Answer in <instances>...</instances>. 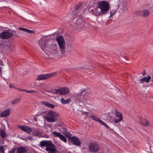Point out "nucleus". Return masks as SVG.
<instances>
[{"instance_id": "nucleus-1", "label": "nucleus", "mask_w": 153, "mask_h": 153, "mask_svg": "<svg viewBox=\"0 0 153 153\" xmlns=\"http://www.w3.org/2000/svg\"><path fill=\"white\" fill-rule=\"evenodd\" d=\"M39 45L40 48L48 56H51V52L56 50L57 47L56 43L46 36H44L40 39Z\"/></svg>"}, {"instance_id": "nucleus-2", "label": "nucleus", "mask_w": 153, "mask_h": 153, "mask_svg": "<svg viewBox=\"0 0 153 153\" xmlns=\"http://www.w3.org/2000/svg\"><path fill=\"white\" fill-rule=\"evenodd\" d=\"M91 94V91L89 90L83 91L77 94H74V98L77 101L79 106L83 107L88 103L86 97Z\"/></svg>"}, {"instance_id": "nucleus-3", "label": "nucleus", "mask_w": 153, "mask_h": 153, "mask_svg": "<svg viewBox=\"0 0 153 153\" xmlns=\"http://www.w3.org/2000/svg\"><path fill=\"white\" fill-rule=\"evenodd\" d=\"M109 9L108 3L105 1H101L99 3L97 7L95 8V16H98L106 14Z\"/></svg>"}, {"instance_id": "nucleus-4", "label": "nucleus", "mask_w": 153, "mask_h": 153, "mask_svg": "<svg viewBox=\"0 0 153 153\" xmlns=\"http://www.w3.org/2000/svg\"><path fill=\"white\" fill-rule=\"evenodd\" d=\"M59 116L58 113L51 110L48 111L47 115L44 117V118L48 122L53 123L57 120V117Z\"/></svg>"}, {"instance_id": "nucleus-5", "label": "nucleus", "mask_w": 153, "mask_h": 153, "mask_svg": "<svg viewBox=\"0 0 153 153\" xmlns=\"http://www.w3.org/2000/svg\"><path fill=\"white\" fill-rule=\"evenodd\" d=\"M16 32L15 30H7L0 33V37L4 39H7L16 35Z\"/></svg>"}, {"instance_id": "nucleus-6", "label": "nucleus", "mask_w": 153, "mask_h": 153, "mask_svg": "<svg viewBox=\"0 0 153 153\" xmlns=\"http://www.w3.org/2000/svg\"><path fill=\"white\" fill-rule=\"evenodd\" d=\"M56 39L61 51H64L65 42L63 36L61 35L59 36L56 38Z\"/></svg>"}, {"instance_id": "nucleus-7", "label": "nucleus", "mask_w": 153, "mask_h": 153, "mask_svg": "<svg viewBox=\"0 0 153 153\" xmlns=\"http://www.w3.org/2000/svg\"><path fill=\"white\" fill-rule=\"evenodd\" d=\"M89 150L91 152L95 153L98 151L100 147L99 144L95 142L89 143L88 146Z\"/></svg>"}, {"instance_id": "nucleus-8", "label": "nucleus", "mask_w": 153, "mask_h": 153, "mask_svg": "<svg viewBox=\"0 0 153 153\" xmlns=\"http://www.w3.org/2000/svg\"><path fill=\"white\" fill-rule=\"evenodd\" d=\"M135 13L138 16H140L143 18H145L150 15V12L149 10L146 9H143L137 11L135 12Z\"/></svg>"}, {"instance_id": "nucleus-9", "label": "nucleus", "mask_w": 153, "mask_h": 153, "mask_svg": "<svg viewBox=\"0 0 153 153\" xmlns=\"http://www.w3.org/2000/svg\"><path fill=\"white\" fill-rule=\"evenodd\" d=\"M84 21L82 14H80L78 16V19L76 20V24L79 28H81L84 25Z\"/></svg>"}, {"instance_id": "nucleus-10", "label": "nucleus", "mask_w": 153, "mask_h": 153, "mask_svg": "<svg viewBox=\"0 0 153 153\" xmlns=\"http://www.w3.org/2000/svg\"><path fill=\"white\" fill-rule=\"evenodd\" d=\"M48 153H54L56 151L55 146L51 141L45 149Z\"/></svg>"}, {"instance_id": "nucleus-11", "label": "nucleus", "mask_w": 153, "mask_h": 153, "mask_svg": "<svg viewBox=\"0 0 153 153\" xmlns=\"http://www.w3.org/2000/svg\"><path fill=\"white\" fill-rule=\"evenodd\" d=\"M68 140L71 142V144L77 146L81 144L80 140L75 136L71 137L68 139Z\"/></svg>"}, {"instance_id": "nucleus-12", "label": "nucleus", "mask_w": 153, "mask_h": 153, "mask_svg": "<svg viewBox=\"0 0 153 153\" xmlns=\"http://www.w3.org/2000/svg\"><path fill=\"white\" fill-rule=\"evenodd\" d=\"M56 75V73H54L51 74H40L37 76V80H45L49 78L55 76Z\"/></svg>"}, {"instance_id": "nucleus-13", "label": "nucleus", "mask_w": 153, "mask_h": 153, "mask_svg": "<svg viewBox=\"0 0 153 153\" xmlns=\"http://www.w3.org/2000/svg\"><path fill=\"white\" fill-rule=\"evenodd\" d=\"M117 8H120V11L122 12H126L128 11L127 4L125 3H120V1L117 2Z\"/></svg>"}, {"instance_id": "nucleus-14", "label": "nucleus", "mask_w": 153, "mask_h": 153, "mask_svg": "<svg viewBox=\"0 0 153 153\" xmlns=\"http://www.w3.org/2000/svg\"><path fill=\"white\" fill-rule=\"evenodd\" d=\"M52 134L56 137L59 138L61 140L65 143L67 142V139L65 136L60 133L56 131L52 132Z\"/></svg>"}, {"instance_id": "nucleus-15", "label": "nucleus", "mask_w": 153, "mask_h": 153, "mask_svg": "<svg viewBox=\"0 0 153 153\" xmlns=\"http://www.w3.org/2000/svg\"><path fill=\"white\" fill-rule=\"evenodd\" d=\"M18 128L22 131L27 132L28 134H30L32 131L31 128L26 126H19Z\"/></svg>"}, {"instance_id": "nucleus-16", "label": "nucleus", "mask_w": 153, "mask_h": 153, "mask_svg": "<svg viewBox=\"0 0 153 153\" xmlns=\"http://www.w3.org/2000/svg\"><path fill=\"white\" fill-rule=\"evenodd\" d=\"M61 95H63L69 93L70 92V90L68 88L63 87L61 88Z\"/></svg>"}, {"instance_id": "nucleus-17", "label": "nucleus", "mask_w": 153, "mask_h": 153, "mask_svg": "<svg viewBox=\"0 0 153 153\" xmlns=\"http://www.w3.org/2000/svg\"><path fill=\"white\" fill-rule=\"evenodd\" d=\"M140 124L144 126H148L149 125V123L148 121L145 119L140 118L139 121Z\"/></svg>"}, {"instance_id": "nucleus-18", "label": "nucleus", "mask_w": 153, "mask_h": 153, "mask_svg": "<svg viewBox=\"0 0 153 153\" xmlns=\"http://www.w3.org/2000/svg\"><path fill=\"white\" fill-rule=\"evenodd\" d=\"M10 109H8L7 110L2 111L1 113L0 117H6L8 115H9L10 113Z\"/></svg>"}, {"instance_id": "nucleus-19", "label": "nucleus", "mask_w": 153, "mask_h": 153, "mask_svg": "<svg viewBox=\"0 0 153 153\" xmlns=\"http://www.w3.org/2000/svg\"><path fill=\"white\" fill-rule=\"evenodd\" d=\"M151 77L150 76H149L147 77H144L139 80L140 81V83H142L144 82L146 83H148L149 81L151 79Z\"/></svg>"}, {"instance_id": "nucleus-20", "label": "nucleus", "mask_w": 153, "mask_h": 153, "mask_svg": "<svg viewBox=\"0 0 153 153\" xmlns=\"http://www.w3.org/2000/svg\"><path fill=\"white\" fill-rule=\"evenodd\" d=\"M16 153H27L26 149L22 147H19L17 149Z\"/></svg>"}, {"instance_id": "nucleus-21", "label": "nucleus", "mask_w": 153, "mask_h": 153, "mask_svg": "<svg viewBox=\"0 0 153 153\" xmlns=\"http://www.w3.org/2000/svg\"><path fill=\"white\" fill-rule=\"evenodd\" d=\"M50 140H43L40 143V145L41 147H47L48 144L50 142Z\"/></svg>"}, {"instance_id": "nucleus-22", "label": "nucleus", "mask_w": 153, "mask_h": 153, "mask_svg": "<svg viewBox=\"0 0 153 153\" xmlns=\"http://www.w3.org/2000/svg\"><path fill=\"white\" fill-rule=\"evenodd\" d=\"M60 101L63 104H66L69 103L71 101V99L70 98L65 100L63 98H62L60 100Z\"/></svg>"}, {"instance_id": "nucleus-23", "label": "nucleus", "mask_w": 153, "mask_h": 153, "mask_svg": "<svg viewBox=\"0 0 153 153\" xmlns=\"http://www.w3.org/2000/svg\"><path fill=\"white\" fill-rule=\"evenodd\" d=\"M61 88L58 89H55L51 91V92L54 94H59L61 95Z\"/></svg>"}, {"instance_id": "nucleus-24", "label": "nucleus", "mask_w": 153, "mask_h": 153, "mask_svg": "<svg viewBox=\"0 0 153 153\" xmlns=\"http://www.w3.org/2000/svg\"><path fill=\"white\" fill-rule=\"evenodd\" d=\"M42 104L45 106L51 107L52 108H53L54 107V105L46 102H43Z\"/></svg>"}, {"instance_id": "nucleus-25", "label": "nucleus", "mask_w": 153, "mask_h": 153, "mask_svg": "<svg viewBox=\"0 0 153 153\" xmlns=\"http://www.w3.org/2000/svg\"><path fill=\"white\" fill-rule=\"evenodd\" d=\"M0 135L2 138H5L6 137L7 134L5 131L3 130L0 131Z\"/></svg>"}, {"instance_id": "nucleus-26", "label": "nucleus", "mask_w": 153, "mask_h": 153, "mask_svg": "<svg viewBox=\"0 0 153 153\" xmlns=\"http://www.w3.org/2000/svg\"><path fill=\"white\" fill-rule=\"evenodd\" d=\"M62 133L64 134L66 137L68 138V139L70 137H71V136L72 135L70 133L65 130L63 131L62 132Z\"/></svg>"}, {"instance_id": "nucleus-27", "label": "nucleus", "mask_w": 153, "mask_h": 153, "mask_svg": "<svg viewBox=\"0 0 153 153\" xmlns=\"http://www.w3.org/2000/svg\"><path fill=\"white\" fill-rule=\"evenodd\" d=\"M116 116L118 117L119 118H123L122 115L121 113H120L118 111V110L116 109L115 110Z\"/></svg>"}, {"instance_id": "nucleus-28", "label": "nucleus", "mask_w": 153, "mask_h": 153, "mask_svg": "<svg viewBox=\"0 0 153 153\" xmlns=\"http://www.w3.org/2000/svg\"><path fill=\"white\" fill-rule=\"evenodd\" d=\"M21 100L20 99L18 98L14 99L12 101V104L13 105L16 104L20 101Z\"/></svg>"}, {"instance_id": "nucleus-29", "label": "nucleus", "mask_w": 153, "mask_h": 153, "mask_svg": "<svg viewBox=\"0 0 153 153\" xmlns=\"http://www.w3.org/2000/svg\"><path fill=\"white\" fill-rule=\"evenodd\" d=\"M25 92L27 93H36L37 92L36 91L33 90H31L30 91H28L26 90H25Z\"/></svg>"}, {"instance_id": "nucleus-30", "label": "nucleus", "mask_w": 153, "mask_h": 153, "mask_svg": "<svg viewBox=\"0 0 153 153\" xmlns=\"http://www.w3.org/2000/svg\"><path fill=\"white\" fill-rule=\"evenodd\" d=\"M91 117L92 119L95 120L96 121H97L98 120V119L99 118L96 117L95 116H94V115L91 116Z\"/></svg>"}, {"instance_id": "nucleus-31", "label": "nucleus", "mask_w": 153, "mask_h": 153, "mask_svg": "<svg viewBox=\"0 0 153 153\" xmlns=\"http://www.w3.org/2000/svg\"><path fill=\"white\" fill-rule=\"evenodd\" d=\"M116 10H111L110 11V17L113 15L116 12Z\"/></svg>"}, {"instance_id": "nucleus-32", "label": "nucleus", "mask_w": 153, "mask_h": 153, "mask_svg": "<svg viewBox=\"0 0 153 153\" xmlns=\"http://www.w3.org/2000/svg\"><path fill=\"white\" fill-rule=\"evenodd\" d=\"M148 8L150 10H153V3H151L147 6Z\"/></svg>"}, {"instance_id": "nucleus-33", "label": "nucleus", "mask_w": 153, "mask_h": 153, "mask_svg": "<svg viewBox=\"0 0 153 153\" xmlns=\"http://www.w3.org/2000/svg\"><path fill=\"white\" fill-rule=\"evenodd\" d=\"M123 120V118H119V119H117L115 120L114 121V123H118L121 121Z\"/></svg>"}, {"instance_id": "nucleus-34", "label": "nucleus", "mask_w": 153, "mask_h": 153, "mask_svg": "<svg viewBox=\"0 0 153 153\" xmlns=\"http://www.w3.org/2000/svg\"><path fill=\"white\" fill-rule=\"evenodd\" d=\"M81 4H78L75 6V11H76L78 10L80 7Z\"/></svg>"}, {"instance_id": "nucleus-35", "label": "nucleus", "mask_w": 153, "mask_h": 153, "mask_svg": "<svg viewBox=\"0 0 153 153\" xmlns=\"http://www.w3.org/2000/svg\"><path fill=\"white\" fill-rule=\"evenodd\" d=\"M25 32L27 33H29V34L34 33V32L33 31L27 29H26Z\"/></svg>"}, {"instance_id": "nucleus-36", "label": "nucleus", "mask_w": 153, "mask_h": 153, "mask_svg": "<svg viewBox=\"0 0 153 153\" xmlns=\"http://www.w3.org/2000/svg\"><path fill=\"white\" fill-rule=\"evenodd\" d=\"M0 150L1 152H2V153H4V148L3 146H1L0 147Z\"/></svg>"}, {"instance_id": "nucleus-37", "label": "nucleus", "mask_w": 153, "mask_h": 153, "mask_svg": "<svg viewBox=\"0 0 153 153\" xmlns=\"http://www.w3.org/2000/svg\"><path fill=\"white\" fill-rule=\"evenodd\" d=\"M90 12L91 13L95 16V13H96V11H95V10L93 9L91 10Z\"/></svg>"}, {"instance_id": "nucleus-38", "label": "nucleus", "mask_w": 153, "mask_h": 153, "mask_svg": "<svg viewBox=\"0 0 153 153\" xmlns=\"http://www.w3.org/2000/svg\"><path fill=\"white\" fill-rule=\"evenodd\" d=\"M41 135V133L39 131H37V133H35V135L37 136H39Z\"/></svg>"}, {"instance_id": "nucleus-39", "label": "nucleus", "mask_w": 153, "mask_h": 153, "mask_svg": "<svg viewBox=\"0 0 153 153\" xmlns=\"http://www.w3.org/2000/svg\"><path fill=\"white\" fill-rule=\"evenodd\" d=\"M18 29L19 30H22L25 32V31L26 30V28H22V27H19Z\"/></svg>"}, {"instance_id": "nucleus-40", "label": "nucleus", "mask_w": 153, "mask_h": 153, "mask_svg": "<svg viewBox=\"0 0 153 153\" xmlns=\"http://www.w3.org/2000/svg\"><path fill=\"white\" fill-rule=\"evenodd\" d=\"M104 125V126H105L106 128H109V126L105 123L103 121L102 124Z\"/></svg>"}, {"instance_id": "nucleus-41", "label": "nucleus", "mask_w": 153, "mask_h": 153, "mask_svg": "<svg viewBox=\"0 0 153 153\" xmlns=\"http://www.w3.org/2000/svg\"><path fill=\"white\" fill-rule=\"evenodd\" d=\"M97 122H98L102 124L103 121L102 120L99 118Z\"/></svg>"}, {"instance_id": "nucleus-42", "label": "nucleus", "mask_w": 153, "mask_h": 153, "mask_svg": "<svg viewBox=\"0 0 153 153\" xmlns=\"http://www.w3.org/2000/svg\"><path fill=\"white\" fill-rule=\"evenodd\" d=\"M18 90L20 91H22L23 92H25V90H26V89H18Z\"/></svg>"}, {"instance_id": "nucleus-43", "label": "nucleus", "mask_w": 153, "mask_h": 153, "mask_svg": "<svg viewBox=\"0 0 153 153\" xmlns=\"http://www.w3.org/2000/svg\"><path fill=\"white\" fill-rule=\"evenodd\" d=\"M146 72L145 71H144L142 73V75L143 76H144L146 74Z\"/></svg>"}, {"instance_id": "nucleus-44", "label": "nucleus", "mask_w": 153, "mask_h": 153, "mask_svg": "<svg viewBox=\"0 0 153 153\" xmlns=\"http://www.w3.org/2000/svg\"><path fill=\"white\" fill-rule=\"evenodd\" d=\"M33 119L34 120H35L36 121H37V119H36V117H34V118H33Z\"/></svg>"}, {"instance_id": "nucleus-45", "label": "nucleus", "mask_w": 153, "mask_h": 153, "mask_svg": "<svg viewBox=\"0 0 153 153\" xmlns=\"http://www.w3.org/2000/svg\"><path fill=\"white\" fill-rule=\"evenodd\" d=\"M84 113L85 114H88V112H85Z\"/></svg>"}, {"instance_id": "nucleus-46", "label": "nucleus", "mask_w": 153, "mask_h": 153, "mask_svg": "<svg viewBox=\"0 0 153 153\" xmlns=\"http://www.w3.org/2000/svg\"><path fill=\"white\" fill-rule=\"evenodd\" d=\"M152 78H153V76H152Z\"/></svg>"}, {"instance_id": "nucleus-47", "label": "nucleus", "mask_w": 153, "mask_h": 153, "mask_svg": "<svg viewBox=\"0 0 153 153\" xmlns=\"http://www.w3.org/2000/svg\"><path fill=\"white\" fill-rule=\"evenodd\" d=\"M50 57L52 58H53V57Z\"/></svg>"}, {"instance_id": "nucleus-48", "label": "nucleus", "mask_w": 153, "mask_h": 153, "mask_svg": "<svg viewBox=\"0 0 153 153\" xmlns=\"http://www.w3.org/2000/svg\"><path fill=\"white\" fill-rule=\"evenodd\" d=\"M16 36H18L17 35H16Z\"/></svg>"}, {"instance_id": "nucleus-49", "label": "nucleus", "mask_w": 153, "mask_h": 153, "mask_svg": "<svg viewBox=\"0 0 153 153\" xmlns=\"http://www.w3.org/2000/svg\"><path fill=\"white\" fill-rule=\"evenodd\" d=\"M9 86L10 87V85H9Z\"/></svg>"}]
</instances>
